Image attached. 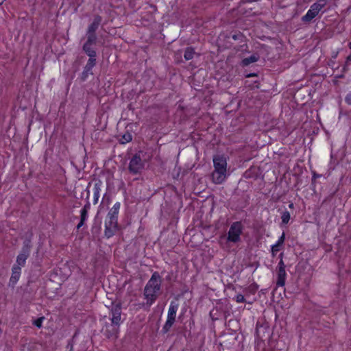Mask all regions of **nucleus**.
<instances>
[{
    "mask_svg": "<svg viewBox=\"0 0 351 351\" xmlns=\"http://www.w3.org/2000/svg\"><path fill=\"white\" fill-rule=\"evenodd\" d=\"M343 77H344L343 74H341V75L337 76L338 78H343Z\"/></svg>",
    "mask_w": 351,
    "mask_h": 351,
    "instance_id": "42",
    "label": "nucleus"
},
{
    "mask_svg": "<svg viewBox=\"0 0 351 351\" xmlns=\"http://www.w3.org/2000/svg\"><path fill=\"white\" fill-rule=\"evenodd\" d=\"M214 171L212 173V180L216 184H221L226 178V158L223 155L213 156Z\"/></svg>",
    "mask_w": 351,
    "mask_h": 351,
    "instance_id": "2",
    "label": "nucleus"
},
{
    "mask_svg": "<svg viewBox=\"0 0 351 351\" xmlns=\"http://www.w3.org/2000/svg\"><path fill=\"white\" fill-rule=\"evenodd\" d=\"M235 300L237 302H245V299L243 295L242 294H237L235 297Z\"/></svg>",
    "mask_w": 351,
    "mask_h": 351,
    "instance_id": "29",
    "label": "nucleus"
},
{
    "mask_svg": "<svg viewBox=\"0 0 351 351\" xmlns=\"http://www.w3.org/2000/svg\"><path fill=\"white\" fill-rule=\"evenodd\" d=\"M27 258L25 257V256H23L22 255L19 254L16 257V264H15L14 265H19V267L24 266Z\"/></svg>",
    "mask_w": 351,
    "mask_h": 351,
    "instance_id": "23",
    "label": "nucleus"
},
{
    "mask_svg": "<svg viewBox=\"0 0 351 351\" xmlns=\"http://www.w3.org/2000/svg\"><path fill=\"white\" fill-rule=\"evenodd\" d=\"M87 40L84 44H88V45H92L96 43L97 42V35L96 33H88L86 32Z\"/></svg>",
    "mask_w": 351,
    "mask_h": 351,
    "instance_id": "19",
    "label": "nucleus"
},
{
    "mask_svg": "<svg viewBox=\"0 0 351 351\" xmlns=\"http://www.w3.org/2000/svg\"><path fill=\"white\" fill-rule=\"evenodd\" d=\"M349 47L351 49V42L349 43Z\"/></svg>",
    "mask_w": 351,
    "mask_h": 351,
    "instance_id": "45",
    "label": "nucleus"
},
{
    "mask_svg": "<svg viewBox=\"0 0 351 351\" xmlns=\"http://www.w3.org/2000/svg\"><path fill=\"white\" fill-rule=\"evenodd\" d=\"M21 268L19 265H13L12 268V275L10 278L9 286L14 287L19 280L21 276Z\"/></svg>",
    "mask_w": 351,
    "mask_h": 351,
    "instance_id": "10",
    "label": "nucleus"
},
{
    "mask_svg": "<svg viewBox=\"0 0 351 351\" xmlns=\"http://www.w3.org/2000/svg\"><path fill=\"white\" fill-rule=\"evenodd\" d=\"M88 217V212H86V210H81L80 211V221L85 222Z\"/></svg>",
    "mask_w": 351,
    "mask_h": 351,
    "instance_id": "28",
    "label": "nucleus"
},
{
    "mask_svg": "<svg viewBox=\"0 0 351 351\" xmlns=\"http://www.w3.org/2000/svg\"><path fill=\"white\" fill-rule=\"evenodd\" d=\"M101 190V182H96L94 185V204H96L99 197V192Z\"/></svg>",
    "mask_w": 351,
    "mask_h": 351,
    "instance_id": "18",
    "label": "nucleus"
},
{
    "mask_svg": "<svg viewBox=\"0 0 351 351\" xmlns=\"http://www.w3.org/2000/svg\"><path fill=\"white\" fill-rule=\"evenodd\" d=\"M96 65V63L94 62V60H88L86 64L85 65L84 70L80 75V80L82 82H85L88 78L89 75H93L92 71L93 68Z\"/></svg>",
    "mask_w": 351,
    "mask_h": 351,
    "instance_id": "9",
    "label": "nucleus"
},
{
    "mask_svg": "<svg viewBox=\"0 0 351 351\" xmlns=\"http://www.w3.org/2000/svg\"><path fill=\"white\" fill-rule=\"evenodd\" d=\"M259 58L260 56L258 55V53H255L250 56V57L245 58L244 59H243L241 61V65L243 66H247L251 63L256 62L259 60Z\"/></svg>",
    "mask_w": 351,
    "mask_h": 351,
    "instance_id": "16",
    "label": "nucleus"
},
{
    "mask_svg": "<svg viewBox=\"0 0 351 351\" xmlns=\"http://www.w3.org/2000/svg\"><path fill=\"white\" fill-rule=\"evenodd\" d=\"M102 21V18L99 15H95L94 16L93 21L89 25L87 32L88 33H95L99 26L100 25Z\"/></svg>",
    "mask_w": 351,
    "mask_h": 351,
    "instance_id": "11",
    "label": "nucleus"
},
{
    "mask_svg": "<svg viewBox=\"0 0 351 351\" xmlns=\"http://www.w3.org/2000/svg\"><path fill=\"white\" fill-rule=\"evenodd\" d=\"M286 271L285 269H278V278L276 281V285L278 287H283L285 285L286 280Z\"/></svg>",
    "mask_w": 351,
    "mask_h": 351,
    "instance_id": "15",
    "label": "nucleus"
},
{
    "mask_svg": "<svg viewBox=\"0 0 351 351\" xmlns=\"http://www.w3.org/2000/svg\"><path fill=\"white\" fill-rule=\"evenodd\" d=\"M316 16L310 9L307 11L306 14L302 17V21L304 23H309Z\"/></svg>",
    "mask_w": 351,
    "mask_h": 351,
    "instance_id": "20",
    "label": "nucleus"
},
{
    "mask_svg": "<svg viewBox=\"0 0 351 351\" xmlns=\"http://www.w3.org/2000/svg\"><path fill=\"white\" fill-rule=\"evenodd\" d=\"M282 219V223L284 224L288 223L289 221L290 220V213L289 211L285 210L282 213L281 216Z\"/></svg>",
    "mask_w": 351,
    "mask_h": 351,
    "instance_id": "25",
    "label": "nucleus"
},
{
    "mask_svg": "<svg viewBox=\"0 0 351 351\" xmlns=\"http://www.w3.org/2000/svg\"><path fill=\"white\" fill-rule=\"evenodd\" d=\"M1 5V3H0V5Z\"/></svg>",
    "mask_w": 351,
    "mask_h": 351,
    "instance_id": "46",
    "label": "nucleus"
},
{
    "mask_svg": "<svg viewBox=\"0 0 351 351\" xmlns=\"http://www.w3.org/2000/svg\"><path fill=\"white\" fill-rule=\"evenodd\" d=\"M120 203L116 202L113 207L108 212L107 219L105 221L104 235L107 238L112 237L118 228V213L120 208Z\"/></svg>",
    "mask_w": 351,
    "mask_h": 351,
    "instance_id": "3",
    "label": "nucleus"
},
{
    "mask_svg": "<svg viewBox=\"0 0 351 351\" xmlns=\"http://www.w3.org/2000/svg\"><path fill=\"white\" fill-rule=\"evenodd\" d=\"M178 308V304L172 301L168 311L167 319L162 327V332L163 334L167 333L176 320V312Z\"/></svg>",
    "mask_w": 351,
    "mask_h": 351,
    "instance_id": "4",
    "label": "nucleus"
},
{
    "mask_svg": "<svg viewBox=\"0 0 351 351\" xmlns=\"http://www.w3.org/2000/svg\"><path fill=\"white\" fill-rule=\"evenodd\" d=\"M345 101L349 104L351 105V93H349L345 97Z\"/></svg>",
    "mask_w": 351,
    "mask_h": 351,
    "instance_id": "32",
    "label": "nucleus"
},
{
    "mask_svg": "<svg viewBox=\"0 0 351 351\" xmlns=\"http://www.w3.org/2000/svg\"><path fill=\"white\" fill-rule=\"evenodd\" d=\"M310 10L314 13V14H316V16L318 14L319 12L321 10L318 7L317 5H316V3H313L311 8H310Z\"/></svg>",
    "mask_w": 351,
    "mask_h": 351,
    "instance_id": "27",
    "label": "nucleus"
},
{
    "mask_svg": "<svg viewBox=\"0 0 351 351\" xmlns=\"http://www.w3.org/2000/svg\"><path fill=\"white\" fill-rule=\"evenodd\" d=\"M84 224V221H80V222L78 223V224L77 225V230H79L82 226H83Z\"/></svg>",
    "mask_w": 351,
    "mask_h": 351,
    "instance_id": "36",
    "label": "nucleus"
},
{
    "mask_svg": "<svg viewBox=\"0 0 351 351\" xmlns=\"http://www.w3.org/2000/svg\"><path fill=\"white\" fill-rule=\"evenodd\" d=\"M44 317H38L33 322V324L38 328L42 327L43 321L44 320Z\"/></svg>",
    "mask_w": 351,
    "mask_h": 351,
    "instance_id": "26",
    "label": "nucleus"
},
{
    "mask_svg": "<svg viewBox=\"0 0 351 351\" xmlns=\"http://www.w3.org/2000/svg\"><path fill=\"white\" fill-rule=\"evenodd\" d=\"M245 178H253L254 180L258 178V170L256 167H251L244 173Z\"/></svg>",
    "mask_w": 351,
    "mask_h": 351,
    "instance_id": "17",
    "label": "nucleus"
},
{
    "mask_svg": "<svg viewBox=\"0 0 351 351\" xmlns=\"http://www.w3.org/2000/svg\"><path fill=\"white\" fill-rule=\"evenodd\" d=\"M253 76H257V74L255 73H250L245 75L246 77H253Z\"/></svg>",
    "mask_w": 351,
    "mask_h": 351,
    "instance_id": "37",
    "label": "nucleus"
},
{
    "mask_svg": "<svg viewBox=\"0 0 351 351\" xmlns=\"http://www.w3.org/2000/svg\"><path fill=\"white\" fill-rule=\"evenodd\" d=\"M161 277L160 274L156 271L147 282L144 289V295L147 300V304L152 305L157 299V292L160 289Z\"/></svg>",
    "mask_w": 351,
    "mask_h": 351,
    "instance_id": "1",
    "label": "nucleus"
},
{
    "mask_svg": "<svg viewBox=\"0 0 351 351\" xmlns=\"http://www.w3.org/2000/svg\"><path fill=\"white\" fill-rule=\"evenodd\" d=\"M194 54V49L191 47H188L184 51V58L186 60H190L193 59Z\"/></svg>",
    "mask_w": 351,
    "mask_h": 351,
    "instance_id": "21",
    "label": "nucleus"
},
{
    "mask_svg": "<svg viewBox=\"0 0 351 351\" xmlns=\"http://www.w3.org/2000/svg\"><path fill=\"white\" fill-rule=\"evenodd\" d=\"M338 55V51H335L332 53V58H336Z\"/></svg>",
    "mask_w": 351,
    "mask_h": 351,
    "instance_id": "39",
    "label": "nucleus"
},
{
    "mask_svg": "<svg viewBox=\"0 0 351 351\" xmlns=\"http://www.w3.org/2000/svg\"><path fill=\"white\" fill-rule=\"evenodd\" d=\"M256 335L258 338H262V337H261L260 335V328L258 327V325L257 324L256 326Z\"/></svg>",
    "mask_w": 351,
    "mask_h": 351,
    "instance_id": "35",
    "label": "nucleus"
},
{
    "mask_svg": "<svg viewBox=\"0 0 351 351\" xmlns=\"http://www.w3.org/2000/svg\"><path fill=\"white\" fill-rule=\"evenodd\" d=\"M351 62V54L349 55L347 58H346V64L343 66V71H346L348 70V64Z\"/></svg>",
    "mask_w": 351,
    "mask_h": 351,
    "instance_id": "31",
    "label": "nucleus"
},
{
    "mask_svg": "<svg viewBox=\"0 0 351 351\" xmlns=\"http://www.w3.org/2000/svg\"><path fill=\"white\" fill-rule=\"evenodd\" d=\"M243 226L240 221L232 223L228 232L227 241L228 242L237 243L241 241Z\"/></svg>",
    "mask_w": 351,
    "mask_h": 351,
    "instance_id": "5",
    "label": "nucleus"
},
{
    "mask_svg": "<svg viewBox=\"0 0 351 351\" xmlns=\"http://www.w3.org/2000/svg\"><path fill=\"white\" fill-rule=\"evenodd\" d=\"M317 7L322 10L326 4V0H319L317 3H315Z\"/></svg>",
    "mask_w": 351,
    "mask_h": 351,
    "instance_id": "30",
    "label": "nucleus"
},
{
    "mask_svg": "<svg viewBox=\"0 0 351 351\" xmlns=\"http://www.w3.org/2000/svg\"><path fill=\"white\" fill-rule=\"evenodd\" d=\"M318 177H320V175L316 174V173H315L313 174V176L312 182H313V180H314L316 178H318Z\"/></svg>",
    "mask_w": 351,
    "mask_h": 351,
    "instance_id": "38",
    "label": "nucleus"
},
{
    "mask_svg": "<svg viewBox=\"0 0 351 351\" xmlns=\"http://www.w3.org/2000/svg\"><path fill=\"white\" fill-rule=\"evenodd\" d=\"M232 38L234 40H239V41H240V43H243L245 41V36L240 32H236L234 34H232Z\"/></svg>",
    "mask_w": 351,
    "mask_h": 351,
    "instance_id": "24",
    "label": "nucleus"
},
{
    "mask_svg": "<svg viewBox=\"0 0 351 351\" xmlns=\"http://www.w3.org/2000/svg\"><path fill=\"white\" fill-rule=\"evenodd\" d=\"M86 191H87V197H86V198L88 199V197H89V191L88 189H86Z\"/></svg>",
    "mask_w": 351,
    "mask_h": 351,
    "instance_id": "43",
    "label": "nucleus"
},
{
    "mask_svg": "<svg viewBox=\"0 0 351 351\" xmlns=\"http://www.w3.org/2000/svg\"><path fill=\"white\" fill-rule=\"evenodd\" d=\"M283 256H284V253L283 252H281L280 254H279V258L280 260H282L283 258Z\"/></svg>",
    "mask_w": 351,
    "mask_h": 351,
    "instance_id": "40",
    "label": "nucleus"
},
{
    "mask_svg": "<svg viewBox=\"0 0 351 351\" xmlns=\"http://www.w3.org/2000/svg\"><path fill=\"white\" fill-rule=\"evenodd\" d=\"M5 0H0V3H3Z\"/></svg>",
    "mask_w": 351,
    "mask_h": 351,
    "instance_id": "44",
    "label": "nucleus"
},
{
    "mask_svg": "<svg viewBox=\"0 0 351 351\" xmlns=\"http://www.w3.org/2000/svg\"><path fill=\"white\" fill-rule=\"evenodd\" d=\"M90 204L88 201H87L86 204L84 206L83 208L81 210H86V212H88L90 209Z\"/></svg>",
    "mask_w": 351,
    "mask_h": 351,
    "instance_id": "33",
    "label": "nucleus"
},
{
    "mask_svg": "<svg viewBox=\"0 0 351 351\" xmlns=\"http://www.w3.org/2000/svg\"><path fill=\"white\" fill-rule=\"evenodd\" d=\"M119 326V324H114L112 322L110 324H106L104 329V335L108 339H117Z\"/></svg>",
    "mask_w": 351,
    "mask_h": 351,
    "instance_id": "8",
    "label": "nucleus"
},
{
    "mask_svg": "<svg viewBox=\"0 0 351 351\" xmlns=\"http://www.w3.org/2000/svg\"><path fill=\"white\" fill-rule=\"evenodd\" d=\"M82 49L85 52V53L89 57L88 60H94V62H97V53L95 50L91 47V45H88V44H84Z\"/></svg>",
    "mask_w": 351,
    "mask_h": 351,
    "instance_id": "13",
    "label": "nucleus"
},
{
    "mask_svg": "<svg viewBox=\"0 0 351 351\" xmlns=\"http://www.w3.org/2000/svg\"><path fill=\"white\" fill-rule=\"evenodd\" d=\"M121 303L117 302L114 303V302H112L111 305V309H110V313H111V318L110 320L112 322V323L114 324H119L121 323Z\"/></svg>",
    "mask_w": 351,
    "mask_h": 351,
    "instance_id": "7",
    "label": "nucleus"
},
{
    "mask_svg": "<svg viewBox=\"0 0 351 351\" xmlns=\"http://www.w3.org/2000/svg\"><path fill=\"white\" fill-rule=\"evenodd\" d=\"M285 240V234L282 232L281 237L278 239L276 244L271 246L272 256H275L276 254L280 250V247L283 245Z\"/></svg>",
    "mask_w": 351,
    "mask_h": 351,
    "instance_id": "14",
    "label": "nucleus"
},
{
    "mask_svg": "<svg viewBox=\"0 0 351 351\" xmlns=\"http://www.w3.org/2000/svg\"><path fill=\"white\" fill-rule=\"evenodd\" d=\"M132 134L128 132H126L124 134H123L120 139H119V142L121 144H125L126 143H129L132 141Z\"/></svg>",
    "mask_w": 351,
    "mask_h": 351,
    "instance_id": "22",
    "label": "nucleus"
},
{
    "mask_svg": "<svg viewBox=\"0 0 351 351\" xmlns=\"http://www.w3.org/2000/svg\"><path fill=\"white\" fill-rule=\"evenodd\" d=\"M286 266L284 263L283 260H280L278 265V269H285Z\"/></svg>",
    "mask_w": 351,
    "mask_h": 351,
    "instance_id": "34",
    "label": "nucleus"
},
{
    "mask_svg": "<svg viewBox=\"0 0 351 351\" xmlns=\"http://www.w3.org/2000/svg\"><path fill=\"white\" fill-rule=\"evenodd\" d=\"M289 207L290 208H294V205H293V203L289 204Z\"/></svg>",
    "mask_w": 351,
    "mask_h": 351,
    "instance_id": "41",
    "label": "nucleus"
},
{
    "mask_svg": "<svg viewBox=\"0 0 351 351\" xmlns=\"http://www.w3.org/2000/svg\"><path fill=\"white\" fill-rule=\"evenodd\" d=\"M32 242L30 239H25V241L23 243V247L21 248V250L19 254L25 256V257L28 258L30 254V251L32 249Z\"/></svg>",
    "mask_w": 351,
    "mask_h": 351,
    "instance_id": "12",
    "label": "nucleus"
},
{
    "mask_svg": "<svg viewBox=\"0 0 351 351\" xmlns=\"http://www.w3.org/2000/svg\"><path fill=\"white\" fill-rule=\"evenodd\" d=\"M144 167V162L141 157L140 154H136L131 158L128 170L129 171L135 175L141 172Z\"/></svg>",
    "mask_w": 351,
    "mask_h": 351,
    "instance_id": "6",
    "label": "nucleus"
}]
</instances>
